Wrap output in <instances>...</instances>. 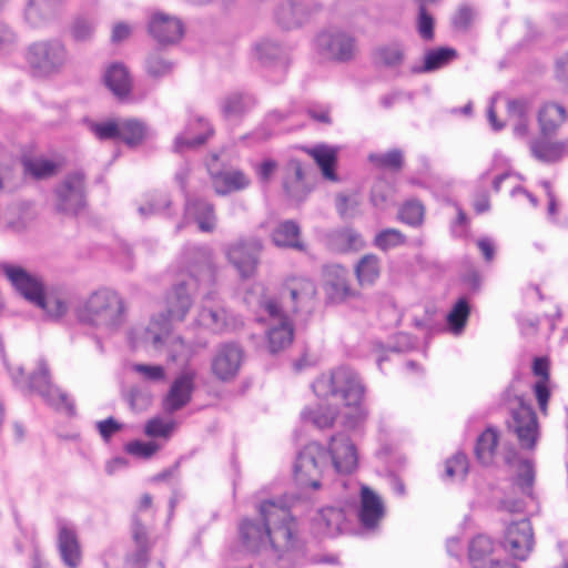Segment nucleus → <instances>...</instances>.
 Instances as JSON below:
<instances>
[{"instance_id":"obj_1","label":"nucleus","mask_w":568,"mask_h":568,"mask_svg":"<svg viewBox=\"0 0 568 568\" xmlns=\"http://www.w3.org/2000/svg\"><path fill=\"white\" fill-rule=\"evenodd\" d=\"M295 500L284 496L280 500H264L258 506V518L243 519L239 535L250 551L271 546L281 560L296 561L304 556V541L297 530V523L291 515Z\"/></svg>"},{"instance_id":"obj_2","label":"nucleus","mask_w":568,"mask_h":568,"mask_svg":"<svg viewBox=\"0 0 568 568\" xmlns=\"http://www.w3.org/2000/svg\"><path fill=\"white\" fill-rule=\"evenodd\" d=\"M193 253L199 255V264L190 266V276L186 281H182L173 286L166 296V314H161L153 318L145 332V341L152 343L154 347H160L166 342L171 333L172 322L184 321L189 313L193 298L192 294L197 284L213 278V265L211 252L207 247H194Z\"/></svg>"},{"instance_id":"obj_3","label":"nucleus","mask_w":568,"mask_h":568,"mask_svg":"<svg viewBox=\"0 0 568 568\" xmlns=\"http://www.w3.org/2000/svg\"><path fill=\"white\" fill-rule=\"evenodd\" d=\"M317 397L335 398L343 403V424L346 428L359 427L368 416L365 405L366 386L361 375L349 366H338L322 374L312 384Z\"/></svg>"},{"instance_id":"obj_4","label":"nucleus","mask_w":568,"mask_h":568,"mask_svg":"<svg viewBox=\"0 0 568 568\" xmlns=\"http://www.w3.org/2000/svg\"><path fill=\"white\" fill-rule=\"evenodd\" d=\"M124 312L123 298L111 288L94 291L75 308L81 323L105 331L118 329L124 322Z\"/></svg>"},{"instance_id":"obj_5","label":"nucleus","mask_w":568,"mask_h":568,"mask_svg":"<svg viewBox=\"0 0 568 568\" xmlns=\"http://www.w3.org/2000/svg\"><path fill=\"white\" fill-rule=\"evenodd\" d=\"M10 375L14 385L21 390L37 393L57 410H64L70 415L74 413V404L69 395L51 383L49 367L44 359H39L37 371L28 376L21 366L11 369Z\"/></svg>"},{"instance_id":"obj_6","label":"nucleus","mask_w":568,"mask_h":568,"mask_svg":"<svg viewBox=\"0 0 568 568\" xmlns=\"http://www.w3.org/2000/svg\"><path fill=\"white\" fill-rule=\"evenodd\" d=\"M329 468L326 450L321 445L312 443L298 453L294 476L300 486L317 489L325 470Z\"/></svg>"},{"instance_id":"obj_7","label":"nucleus","mask_w":568,"mask_h":568,"mask_svg":"<svg viewBox=\"0 0 568 568\" xmlns=\"http://www.w3.org/2000/svg\"><path fill=\"white\" fill-rule=\"evenodd\" d=\"M68 61V52L59 40H44L28 48L27 62L32 71L42 77L58 73Z\"/></svg>"},{"instance_id":"obj_8","label":"nucleus","mask_w":568,"mask_h":568,"mask_svg":"<svg viewBox=\"0 0 568 568\" xmlns=\"http://www.w3.org/2000/svg\"><path fill=\"white\" fill-rule=\"evenodd\" d=\"M261 307L270 317L268 328L266 331L268 349L271 353H277L285 349L293 342V324L287 315L282 313L276 298L263 297L260 301Z\"/></svg>"},{"instance_id":"obj_9","label":"nucleus","mask_w":568,"mask_h":568,"mask_svg":"<svg viewBox=\"0 0 568 568\" xmlns=\"http://www.w3.org/2000/svg\"><path fill=\"white\" fill-rule=\"evenodd\" d=\"M85 205L84 174L69 173L54 189V207L59 213L75 215Z\"/></svg>"},{"instance_id":"obj_10","label":"nucleus","mask_w":568,"mask_h":568,"mask_svg":"<svg viewBox=\"0 0 568 568\" xmlns=\"http://www.w3.org/2000/svg\"><path fill=\"white\" fill-rule=\"evenodd\" d=\"M316 296V285L312 280L293 277L286 281L281 290L277 304L282 313H295L300 310H307L313 306Z\"/></svg>"},{"instance_id":"obj_11","label":"nucleus","mask_w":568,"mask_h":568,"mask_svg":"<svg viewBox=\"0 0 568 568\" xmlns=\"http://www.w3.org/2000/svg\"><path fill=\"white\" fill-rule=\"evenodd\" d=\"M262 250L263 241L252 236L230 245L226 250V256L242 278H250L257 270Z\"/></svg>"},{"instance_id":"obj_12","label":"nucleus","mask_w":568,"mask_h":568,"mask_svg":"<svg viewBox=\"0 0 568 568\" xmlns=\"http://www.w3.org/2000/svg\"><path fill=\"white\" fill-rule=\"evenodd\" d=\"M320 54L332 61L348 62L356 53V39L344 31H325L317 36Z\"/></svg>"},{"instance_id":"obj_13","label":"nucleus","mask_w":568,"mask_h":568,"mask_svg":"<svg viewBox=\"0 0 568 568\" xmlns=\"http://www.w3.org/2000/svg\"><path fill=\"white\" fill-rule=\"evenodd\" d=\"M516 400L518 406L511 408V420L508 426L517 435L523 448L532 449L538 437L536 413L521 397H516Z\"/></svg>"},{"instance_id":"obj_14","label":"nucleus","mask_w":568,"mask_h":568,"mask_svg":"<svg viewBox=\"0 0 568 568\" xmlns=\"http://www.w3.org/2000/svg\"><path fill=\"white\" fill-rule=\"evenodd\" d=\"M0 274L4 275L14 291L31 304L44 288L41 277L19 264L0 263Z\"/></svg>"},{"instance_id":"obj_15","label":"nucleus","mask_w":568,"mask_h":568,"mask_svg":"<svg viewBox=\"0 0 568 568\" xmlns=\"http://www.w3.org/2000/svg\"><path fill=\"white\" fill-rule=\"evenodd\" d=\"M195 322L213 333H223L234 325L232 315L213 293L204 296Z\"/></svg>"},{"instance_id":"obj_16","label":"nucleus","mask_w":568,"mask_h":568,"mask_svg":"<svg viewBox=\"0 0 568 568\" xmlns=\"http://www.w3.org/2000/svg\"><path fill=\"white\" fill-rule=\"evenodd\" d=\"M320 8L318 3L305 0H281L274 10V19L281 28L292 30L303 26Z\"/></svg>"},{"instance_id":"obj_17","label":"nucleus","mask_w":568,"mask_h":568,"mask_svg":"<svg viewBox=\"0 0 568 568\" xmlns=\"http://www.w3.org/2000/svg\"><path fill=\"white\" fill-rule=\"evenodd\" d=\"M503 546L515 559L526 560L534 546L530 521L524 518L511 523L506 529Z\"/></svg>"},{"instance_id":"obj_18","label":"nucleus","mask_w":568,"mask_h":568,"mask_svg":"<svg viewBox=\"0 0 568 568\" xmlns=\"http://www.w3.org/2000/svg\"><path fill=\"white\" fill-rule=\"evenodd\" d=\"M243 348L234 343L221 344L212 359V372L221 381H230L240 372L243 363Z\"/></svg>"},{"instance_id":"obj_19","label":"nucleus","mask_w":568,"mask_h":568,"mask_svg":"<svg viewBox=\"0 0 568 568\" xmlns=\"http://www.w3.org/2000/svg\"><path fill=\"white\" fill-rule=\"evenodd\" d=\"M327 456L331 457V466L338 474H351L357 467V452L351 438L339 433L331 437Z\"/></svg>"},{"instance_id":"obj_20","label":"nucleus","mask_w":568,"mask_h":568,"mask_svg":"<svg viewBox=\"0 0 568 568\" xmlns=\"http://www.w3.org/2000/svg\"><path fill=\"white\" fill-rule=\"evenodd\" d=\"M195 377L194 371L185 369L173 381L162 403L165 413L173 414L191 402L195 389Z\"/></svg>"},{"instance_id":"obj_21","label":"nucleus","mask_w":568,"mask_h":568,"mask_svg":"<svg viewBox=\"0 0 568 568\" xmlns=\"http://www.w3.org/2000/svg\"><path fill=\"white\" fill-rule=\"evenodd\" d=\"M150 34L160 43H175L184 32L182 21L163 12H154L149 21Z\"/></svg>"},{"instance_id":"obj_22","label":"nucleus","mask_w":568,"mask_h":568,"mask_svg":"<svg viewBox=\"0 0 568 568\" xmlns=\"http://www.w3.org/2000/svg\"><path fill=\"white\" fill-rule=\"evenodd\" d=\"M212 134L213 129L210 123L205 119L196 116L190 120L182 133L176 135L174 151L182 153L185 150L195 149L204 144Z\"/></svg>"},{"instance_id":"obj_23","label":"nucleus","mask_w":568,"mask_h":568,"mask_svg":"<svg viewBox=\"0 0 568 568\" xmlns=\"http://www.w3.org/2000/svg\"><path fill=\"white\" fill-rule=\"evenodd\" d=\"M57 547L59 556L67 568H79L82 562V549L73 527L60 524Z\"/></svg>"},{"instance_id":"obj_24","label":"nucleus","mask_w":568,"mask_h":568,"mask_svg":"<svg viewBox=\"0 0 568 568\" xmlns=\"http://www.w3.org/2000/svg\"><path fill=\"white\" fill-rule=\"evenodd\" d=\"M325 290L332 302L341 303L355 295L348 282V271L338 264L325 267Z\"/></svg>"},{"instance_id":"obj_25","label":"nucleus","mask_w":568,"mask_h":568,"mask_svg":"<svg viewBox=\"0 0 568 568\" xmlns=\"http://www.w3.org/2000/svg\"><path fill=\"white\" fill-rule=\"evenodd\" d=\"M494 542L485 536L478 535L471 539L468 548V558L474 568H486L489 562V568H518L508 561H495L489 559L493 554Z\"/></svg>"},{"instance_id":"obj_26","label":"nucleus","mask_w":568,"mask_h":568,"mask_svg":"<svg viewBox=\"0 0 568 568\" xmlns=\"http://www.w3.org/2000/svg\"><path fill=\"white\" fill-rule=\"evenodd\" d=\"M214 191L219 195H226L232 192L246 189L251 181L240 170H215L212 164L207 165Z\"/></svg>"},{"instance_id":"obj_27","label":"nucleus","mask_w":568,"mask_h":568,"mask_svg":"<svg viewBox=\"0 0 568 568\" xmlns=\"http://www.w3.org/2000/svg\"><path fill=\"white\" fill-rule=\"evenodd\" d=\"M32 205L27 202H14L9 204L2 215V227L11 233L24 232L34 220Z\"/></svg>"},{"instance_id":"obj_28","label":"nucleus","mask_w":568,"mask_h":568,"mask_svg":"<svg viewBox=\"0 0 568 568\" xmlns=\"http://www.w3.org/2000/svg\"><path fill=\"white\" fill-rule=\"evenodd\" d=\"M384 516V505L369 487L362 486L358 518L366 529H375Z\"/></svg>"},{"instance_id":"obj_29","label":"nucleus","mask_w":568,"mask_h":568,"mask_svg":"<svg viewBox=\"0 0 568 568\" xmlns=\"http://www.w3.org/2000/svg\"><path fill=\"white\" fill-rule=\"evenodd\" d=\"M537 120L541 135L552 136L568 120V111L562 104L548 101L539 108Z\"/></svg>"},{"instance_id":"obj_30","label":"nucleus","mask_w":568,"mask_h":568,"mask_svg":"<svg viewBox=\"0 0 568 568\" xmlns=\"http://www.w3.org/2000/svg\"><path fill=\"white\" fill-rule=\"evenodd\" d=\"M184 214L186 219H193L202 232H212L215 229L214 206L204 199L186 196Z\"/></svg>"},{"instance_id":"obj_31","label":"nucleus","mask_w":568,"mask_h":568,"mask_svg":"<svg viewBox=\"0 0 568 568\" xmlns=\"http://www.w3.org/2000/svg\"><path fill=\"white\" fill-rule=\"evenodd\" d=\"M252 54L265 67L273 64L285 67L287 62V49L273 38H263L257 41L253 47Z\"/></svg>"},{"instance_id":"obj_32","label":"nucleus","mask_w":568,"mask_h":568,"mask_svg":"<svg viewBox=\"0 0 568 568\" xmlns=\"http://www.w3.org/2000/svg\"><path fill=\"white\" fill-rule=\"evenodd\" d=\"M283 189L290 197L297 201L303 200L308 192L304 169L296 159H291L284 166Z\"/></svg>"},{"instance_id":"obj_33","label":"nucleus","mask_w":568,"mask_h":568,"mask_svg":"<svg viewBox=\"0 0 568 568\" xmlns=\"http://www.w3.org/2000/svg\"><path fill=\"white\" fill-rule=\"evenodd\" d=\"M314 521L317 530L328 537H335L347 529V516L343 508L324 507Z\"/></svg>"},{"instance_id":"obj_34","label":"nucleus","mask_w":568,"mask_h":568,"mask_svg":"<svg viewBox=\"0 0 568 568\" xmlns=\"http://www.w3.org/2000/svg\"><path fill=\"white\" fill-rule=\"evenodd\" d=\"M32 304L41 308L50 320H60L69 311V298L63 291H44L43 288Z\"/></svg>"},{"instance_id":"obj_35","label":"nucleus","mask_w":568,"mask_h":568,"mask_svg":"<svg viewBox=\"0 0 568 568\" xmlns=\"http://www.w3.org/2000/svg\"><path fill=\"white\" fill-rule=\"evenodd\" d=\"M272 242L282 248H294L304 252L305 244L301 240V227L293 220L280 222L271 233Z\"/></svg>"},{"instance_id":"obj_36","label":"nucleus","mask_w":568,"mask_h":568,"mask_svg":"<svg viewBox=\"0 0 568 568\" xmlns=\"http://www.w3.org/2000/svg\"><path fill=\"white\" fill-rule=\"evenodd\" d=\"M131 531L135 550L128 555L126 560L135 568H142L148 561L152 545L149 540L146 527L138 516L133 518Z\"/></svg>"},{"instance_id":"obj_37","label":"nucleus","mask_w":568,"mask_h":568,"mask_svg":"<svg viewBox=\"0 0 568 568\" xmlns=\"http://www.w3.org/2000/svg\"><path fill=\"white\" fill-rule=\"evenodd\" d=\"M372 58L377 67L397 69L405 60V47L397 40L382 43L374 49Z\"/></svg>"},{"instance_id":"obj_38","label":"nucleus","mask_w":568,"mask_h":568,"mask_svg":"<svg viewBox=\"0 0 568 568\" xmlns=\"http://www.w3.org/2000/svg\"><path fill=\"white\" fill-rule=\"evenodd\" d=\"M255 104L252 95L243 92H232L223 98L220 108L227 120H236L250 111Z\"/></svg>"},{"instance_id":"obj_39","label":"nucleus","mask_w":568,"mask_h":568,"mask_svg":"<svg viewBox=\"0 0 568 568\" xmlns=\"http://www.w3.org/2000/svg\"><path fill=\"white\" fill-rule=\"evenodd\" d=\"M104 82L118 98H124L130 93L131 78L128 69L122 63H113L106 69Z\"/></svg>"},{"instance_id":"obj_40","label":"nucleus","mask_w":568,"mask_h":568,"mask_svg":"<svg viewBox=\"0 0 568 568\" xmlns=\"http://www.w3.org/2000/svg\"><path fill=\"white\" fill-rule=\"evenodd\" d=\"M307 153L314 159L322 171L323 176L329 181H337L335 165L337 161V150L335 148L318 144L307 150Z\"/></svg>"},{"instance_id":"obj_41","label":"nucleus","mask_w":568,"mask_h":568,"mask_svg":"<svg viewBox=\"0 0 568 568\" xmlns=\"http://www.w3.org/2000/svg\"><path fill=\"white\" fill-rule=\"evenodd\" d=\"M457 57L453 48H437L428 50L420 67L413 68L414 73H428L448 65Z\"/></svg>"},{"instance_id":"obj_42","label":"nucleus","mask_w":568,"mask_h":568,"mask_svg":"<svg viewBox=\"0 0 568 568\" xmlns=\"http://www.w3.org/2000/svg\"><path fill=\"white\" fill-rule=\"evenodd\" d=\"M146 124L138 119H119V138L128 146L141 144L148 136Z\"/></svg>"},{"instance_id":"obj_43","label":"nucleus","mask_w":568,"mask_h":568,"mask_svg":"<svg viewBox=\"0 0 568 568\" xmlns=\"http://www.w3.org/2000/svg\"><path fill=\"white\" fill-rule=\"evenodd\" d=\"M498 442V432L493 426L487 427V429L479 435L475 446V454L480 464L490 465L493 463Z\"/></svg>"},{"instance_id":"obj_44","label":"nucleus","mask_w":568,"mask_h":568,"mask_svg":"<svg viewBox=\"0 0 568 568\" xmlns=\"http://www.w3.org/2000/svg\"><path fill=\"white\" fill-rule=\"evenodd\" d=\"M529 148L534 158L547 163L558 161L568 152L566 143L550 142L540 138L530 141Z\"/></svg>"},{"instance_id":"obj_45","label":"nucleus","mask_w":568,"mask_h":568,"mask_svg":"<svg viewBox=\"0 0 568 568\" xmlns=\"http://www.w3.org/2000/svg\"><path fill=\"white\" fill-rule=\"evenodd\" d=\"M357 281L361 286H371L379 277L381 261L374 254L364 255L355 267Z\"/></svg>"},{"instance_id":"obj_46","label":"nucleus","mask_w":568,"mask_h":568,"mask_svg":"<svg viewBox=\"0 0 568 568\" xmlns=\"http://www.w3.org/2000/svg\"><path fill=\"white\" fill-rule=\"evenodd\" d=\"M84 123L88 130L100 141H115L119 138V119L85 120Z\"/></svg>"},{"instance_id":"obj_47","label":"nucleus","mask_w":568,"mask_h":568,"mask_svg":"<svg viewBox=\"0 0 568 568\" xmlns=\"http://www.w3.org/2000/svg\"><path fill=\"white\" fill-rule=\"evenodd\" d=\"M469 313L470 308L467 301L465 298H459L447 314L446 320L448 329L453 334L459 335L465 328Z\"/></svg>"},{"instance_id":"obj_48","label":"nucleus","mask_w":568,"mask_h":568,"mask_svg":"<svg viewBox=\"0 0 568 568\" xmlns=\"http://www.w3.org/2000/svg\"><path fill=\"white\" fill-rule=\"evenodd\" d=\"M50 16L48 0H29L24 9V19L33 28L42 26Z\"/></svg>"},{"instance_id":"obj_49","label":"nucleus","mask_w":568,"mask_h":568,"mask_svg":"<svg viewBox=\"0 0 568 568\" xmlns=\"http://www.w3.org/2000/svg\"><path fill=\"white\" fill-rule=\"evenodd\" d=\"M337 416V409L331 406H318L315 409H305L302 412V417L310 420L316 427L324 429L331 427Z\"/></svg>"},{"instance_id":"obj_50","label":"nucleus","mask_w":568,"mask_h":568,"mask_svg":"<svg viewBox=\"0 0 568 568\" xmlns=\"http://www.w3.org/2000/svg\"><path fill=\"white\" fill-rule=\"evenodd\" d=\"M24 172L37 180L52 176L57 171V164L43 158L23 160Z\"/></svg>"},{"instance_id":"obj_51","label":"nucleus","mask_w":568,"mask_h":568,"mask_svg":"<svg viewBox=\"0 0 568 568\" xmlns=\"http://www.w3.org/2000/svg\"><path fill=\"white\" fill-rule=\"evenodd\" d=\"M333 241L339 251L359 250L364 246L362 235L349 227L334 232Z\"/></svg>"},{"instance_id":"obj_52","label":"nucleus","mask_w":568,"mask_h":568,"mask_svg":"<svg viewBox=\"0 0 568 568\" xmlns=\"http://www.w3.org/2000/svg\"><path fill=\"white\" fill-rule=\"evenodd\" d=\"M368 160L378 168L399 171L404 164V155L399 149H393L385 153H372Z\"/></svg>"},{"instance_id":"obj_53","label":"nucleus","mask_w":568,"mask_h":568,"mask_svg":"<svg viewBox=\"0 0 568 568\" xmlns=\"http://www.w3.org/2000/svg\"><path fill=\"white\" fill-rule=\"evenodd\" d=\"M424 206L417 200L406 201L399 210V220L410 226H419L424 220Z\"/></svg>"},{"instance_id":"obj_54","label":"nucleus","mask_w":568,"mask_h":568,"mask_svg":"<svg viewBox=\"0 0 568 568\" xmlns=\"http://www.w3.org/2000/svg\"><path fill=\"white\" fill-rule=\"evenodd\" d=\"M174 64L160 52H152L145 60V70L152 78H162L173 71Z\"/></svg>"},{"instance_id":"obj_55","label":"nucleus","mask_w":568,"mask_h":568,"mask_svg":"<svg viewBox=\"0 0 568 568\" xmlns=\"http://www.w3.org/2000/svg\"><path fill=\"white\" fill-rule=\"evenodd\" d=\"M171 200L168 194L158 192L150 195L145 205L139 206V213L142 217H149L155 214H162L169 210Z\"/></svg>"},{"instance_id":"obj_56","label":"nucleus","mask_w":568,"mask_h":568,"mask_svg":"<svg viewBox=\"0 0 568 568\" xmlns=\"http://www.w3.org/2000/svg\"><path fill=\"white\" fill-rule=\"evenodd\" d=\"M406 241L405 235L396 229H385L378 232L374 239V245L386 252L390 248L403 245Z\"/></svg>"},{"instance_id":"obj_57","label":"nucleus","mask_w":568,"mask_h":568,"mask_svg":"<svg viewBox=\"0 0 568 568\" xmlns=\"http://www.w3.org/2000/svg\"><path fill=\"white\" fill-rule=\"evenodd\" d=\"M468 473V459L463 453L455 454L445 463V477L449 479L464 480Z\"/></svg>"},{"instance_id":"obj_58","label":"nucleus","mask_w":568,"mask_h":568,"mask_svg":"<svg viewBox=\"0 0 568 568\" xmlns=\"http://www.w3.org/2000/svg\"><path fill=\"white\" fill-rule=\"evenodd\" d=\"M17 168L9 162H0V194L12 193L19 186Z\"/></svg>"},{"instance_id":"obj_59","label":"nucleus","mask_w":568,"mask_h":568,"mask_svg":"<svg viewBox=\"0 0 568 568\" xmlns=\"http://www.w3.org/2000/svg\"><path fill=\"white\" fill-rule=\"evenodd\" d=\"M95 22L88 16H79L71 26V34L77 41H88L92 38Z\"/></svg>"},{"instance_id":"obj_60","label":"nucleus","mask_w":568,"mask_h":568,"mask_svg":"<svg viewBox=\"0 0 568 568\" xmlns=\"http://www.w3.org/2000/svg\"><path fill=\"white\" fill-rule=\"evenodd\" d=\"M427 6H418L417 31L422 39L430 41L434 39V18L427 11Z\"/></svg>"},{"instance_id":"obj_61","label":"nucleus","mask_w":568,"mask_h":568,"mask_svg":"<svg viewBox=\"0 0 568 568\" xmlns=\"http://www.w3.org/2000/svg\"><path fill=\"white\" fill-rule=\"evenodd\" d=\"M159 445L153 442L133 440L126 444L125 452L132 456L148 459L155 454Z\"/></svg>"},{"instance_id":"obj_62","label":"nucleus","mask_w":568,"mask_h":568,"mask_svg":"<svg viewBox=\"0 0 568 568\" xmlns=\"http://www.w3.org/2000/svg\"><path fill=\"white\" fill-rule=\"evenodd\" d=\"M132 368L149 382H162L166 377L165 369L161 365L134 364Z\"/></svg>"},{"instance_id":"obj_63","label":"nucleus","mask_w":568,"mask_h":568,"mask_svg":"<svg viewBox=\"0 0 568 568\" xmlns=\"http://www.w3.org/2000/svg\"><path fill=\"white\" fill-rule=\"evenodd\" d=\"M392 186L384 180L377 181L371 192V201L375 207L383 209L392 195Z\"/></svg>"},{"instance_id":"obj_64","label":"nucleus","mask_w":568,"mask_h":568,"mask_svg":"<svg viewBox=\"0 0 568 568\" xmlns=\"http://www.w3.org/2000/svg\"><path fill=\"white\" fill-rule=\"evenodd\" d=\"M359 201L356 195H338L336 197V209L343 219L355 216Z\"/></svg>"}]
</instances>
